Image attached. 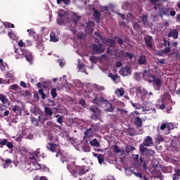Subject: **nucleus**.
<instances>
[{"label": "nucleus", "instance_id": "nucleus-1", "mask_svg": "<svg viewBox=\"0 0 180 180\" xmlns=\"http://www.w3.org/2000/svg\"><path fill=\"white\" fill-rule=\"evenodd\" d=\"M79 20V16L77 15L75 12H69L68 17H67V14H65L64 11H60L58 12V18H57V22L58 25H66V26L70 27V30L74 32V33H75V32H78L79 30V39H84L86 33H89L91 34V33L94 32V22H87L86 24V27H85V25L80 24L79 27V25L78 26Z\"/></svg>", "mask_w": 180, "mask_h": 180}, {"label": "nucleus", "instance_id": "nucleus-2", "mask_svg": "<svg viewBox=\"0 0 180 180\" xmlns=\"http://www.w3.org/2000/svg\"><path fill=\"white\" fill-rule=\"evenodd\" d=\"M56 157H60L62 164H65V162L67 164L68 170L73 176H75L77 172L79 173V175H84L89 171V167L75 165V159L70 158L65 152H59L56 153Z\"/></svg>", "mask_w": 180, "mask_h": 180}, {"label": "nucleus", "instance_id": "nucleus-3", "mask_svg": "<svg viewBox=\"0 0 180 180\" xmlns=\"http://www.w3.org/2000/svg\"><path fill=\"white\" fill-rule=\"evenodd\" d=\"M84 95L94 105L103 107L106 106L107 108L105 109L106 112H113V110H115V106L110 104L108 100H105L101 94H95L94 91H84Z\"/></svg>", "mask_w": 180, "mask_h": 180}, {"label": "nucleus", "instance_id": "nucleus-4", "mask_svg": "<svg viewBox=\"0 0 180 180\" xmlns=\"http://www.w3.org/2000/svg\"><path fill=\"white\" fill-rule=\"evenodd\" d=\"M43 158V153L40 151V149H37L34 153H28L27 155V171H37L41 168V165L39 163L40 158Z\"/></svg>", "mask_w": 180, "mask_h": 180}, {"label": "nucleus", "instance_id": "nucleus-5", "mask_svg": "<svg viewBox=\"0 0 180 180\" xmlns=\"http://www.w3.org/2000/svg\"><path fill=\"white\" fill-rule=\"evenodd\" d=\"M156 108H158V109H161L162 110L166 109L167 112H169L171 110L170 105H168L167 100L164 98V96H162V98L158 100L156 103Z\"/></svg>", "mask_w": 180, "mask_h": 180}, {"label": "nucleus", "instance_id": "nucleus-6", "mask_svg": "<svg viewBox=\"0 0 180 180\" xmlns=\"http://www.w3.org/2000/svg\"><path fill=\"white\" fill-rule=\"evenodd\" d=\"M22 56H24V57H25L27 61H28V63H30V64H32L33 63V55L32 54V52H30L28 50L26 49H22L21 51V53H20L19 56H18V54L15 55V58L16 60H19V58H20L22 57Z\"/></svg>", "mask_w": 180, "mask_h": 180}, {"label": "nucleus", "instance_id": "nucleus-7", "mask_svg": "<svg viewBox=\"0 0 180 180\" xmlns=\"http://www.w3.org/2000/svg\"><path fill=\"white\" fill-rule=\"evenodd\" d=\"M90 110L93 113L91 115V119H93V120H98L101 119V110H99V108H98V106L91 105L90 107Z\"/></svg>", "mask_w": 180, "mask_h": 180}, {"label": "nucleus", "instance_id": "nucleus-8", "mask_svg": "<svg viewBox=\"0 0 180 180\" xmlns=\"http://www.w3.org/2000/svg\"><path fill=\"white\" fill-rule=\"evenodd\" d=\"M150 82H153V86L155 91H160V89H161V86H162V81L161 80V77L155 76L153 77Z\"/></svg>", "mask_w": 180, "mask_h": 180}, {"label": "nucleus", "instance_id": "nucleus-9", "mask_svg": "<svg viewBox=\"0 0 180 180\" xmlns=\"http://www.w3.org/2000/svg\"><path fill=\"white\" fill-rule=\"evenodd\" d=\"M139 151L141 155H154L155 153L154 150L147 148L144 145L139 146Z\"/></svg>", "mask_w": 180, "mask_h": 180}, {"label": "nucleus", "instance_id": "nucleus-10", "mask_svg": "<svg viewBox=\"0 0 180 180\" xmlns=\"http://www.w3.org/2000/svg\"><path fill=\"white\" fill-rule=\"evenodd\" d=\"M125 172L127 175H131V172H132V174H134L135 176H136L137 178H140V179H142V180H150L148 176H143V174H141V173L139 172H131V170H130L129 169H125Z\"/></svg>", "mask_w": 180, "mask_h": 180}, {"label": "nucleus", "instance_id": "nucleus-11", "mask_svg": "<svg viewBox=\"0 0 180 180\" xmlns=\"http://www.w3.org/2000/svg\"><path fill=\"white\" fill-rule=\"evenodd\" d=\"M153 138L148 136L143 139V142L141 144V146H145V147H151L153 146Z\"/></svg>", "mask_w": 180, "mask_h": 180}, {"label": "nucleus", "instance_id": "nucleus-12", "mask_svg": "<svg viewBox=\"0 0 180 180\" xmlns=\"http://www.w3.org/2000/svg\"><path fill=\"white\" fill-rule=\"evenodd\" d=\"M143 77L146 81H148L149 82H151L153 77H155V75H153L151 72H150L149 70H144L143 72Z\"/></svg>", "mask_w": 180, "mask_h": 180}, {"label": "nucleus", "instance_id": "nucleus-13", "mask_svg": "<svg viewBox=\"0 0 180 180\" xmlns=\"http://www.w3.org/2000/svg\"><path fill=\"white\" fill-rule=\"evenodd\" d=\"M136 94L140 96V95H149V96H153V92H148L146 89H142L141 87L136 88Z\"/></svg>", "mask_w": 180, "mask_h": 180}, {"label": "nucleus", "instance_id": "nucleus-14", "mask_svg": "<svg viewBox=\"0 0 180 180\" xmlns=\"http://www.w3.org/2000/svg\"><path fill=\"white\" fill-rule=\"evenodd\" d=\"M147 49H153V37L148 35L144 38Z\"/></svg>", "mask_w": 180, "mask_h": 180}, {"label": "nucleus", "instance_id": "nucleus-15", "mask_svg": "<svg viewBox=\"0 0 180 180\" xmlns=\"http://www.w3.org/2000/svg\"><path fill=\"white\" fill-rule=\"evenodd\" d=\"M114 152L120 155V158H124L126 157V154H124V150L119 148L117 146H114Z\"/></svg>", "mask_w": 180, "mask_h": 180}, {"label": "nucleus", "instance_id": "nucleus-16", "mask_svg": "<svg viewBox=\"0 0 180 180\" xmlns=\"http://www.w3.org/2000/svg\"><path fill=\"white\" fill-rule=\"evenodd\" d=\"M96 133L91 128H89L84 133L83 139L84 140H88L89 137H94Z\"/></svg>", "mask_w": 180, "mask_h": 180}, {"label": "nucleus", "instance_id": "nucleus-17", "mask_svg": "<svg viewBox=\"0 0 180 180\" xmlns=\"http://www.w3.org/2000/svg\"><path fill=\"white\" fill-rule=\"evenodd\" d=\"M102 42L106 46H109L110 47H113L116 44V40L113 39H106L104 38L102 39Z\"/></svg>", "mask_w": 180, "mask_h": 180}, {"label": "nucleus", "instance_id": "nucleus-18", "mask_svg": "<svg viewBox=\"0 0 180 180\" xmlns=\"http://www.w3.org/2000/svg\"><path fill=\"white\" fill-rule=\"evenodd\" d=\"M92 49L94 50V51H95L98 54L101 53H103V51H105V48L102 44H98V45L94 44L92 47Z\"/></svg>", "mask_w": 180, "mask_h": 180}, {"label": "nucleus", "instance_id": "nucleus-19", "mask_svg": "<svg viewBox=\"0 0 180 180\" xmlns=\"http://www.w3.org/2000/svg\"><path fill=\"white\" fill-rule=\"evenodd\" d=\"M138 63L141 65H147L148 64V60H147V56L144 55H140L138 58Z\"/></svg>", "mask_w": 180, "mask_h": 180}, {"label": "nucleus", "instance_id": "nucleus-20", "mask_svg": "<svg viewBox=\"0 0 180 180\" xmlns=\"http://www.w3.org/2000/svg\"><path fill=\"white\" fill-rule=\"evenodd\" d=\"M127 22H131V23H134V27H138L139 24L136 22V18L133 17V15L131 13H129L126 17Z\"/></svg>", "mask_w": 180, "mask_h": 180}, {"label": "nucleus", "instance_id": "nucleus-21", "mask_svg": "<svg viewBox=\"0 0 180 180\" xmlns=\"http://www.w3.org/2000/svg\"><path fill=\"white\" fill-rule=\"evenodd\" d=\"M77 69H78V72H85V74L88 75V73H86V66H85L83 63H81V60L80 59H77Z\"/></svg>", "mask_w": 180, "mask_h": 180}, {"label": "nucleus", "instance_id": "nucleus-22", "mask_svg": "<svg viewBox=\"0 0 180 180\" xmlns=\"http://www.w3.org/2000/svg\"><path fill=\"white\" fill-rule=\"evenodd\" d=\"M51 85V82L50 80H46L43 82H38L37 84V88H49Z\"/></svg>", "mask_w": 180, "mask_h": 180}, {"label": "nucleus", "instance_id": "nucleus-23", "mask_svg": "<svg viewBox=\"0 0 180 180\" xmlns=\"http://www.w3.org/2000/svg\"><path fill=\"white\" fill-rule=\"evenodd\" d=\"M94 157H96L98 161V163L102 165V164H105V156L102 154H96L93 152Z\"/></svg>", "mask_w": 180, "mask_h": 180}, {"label": "nucleus", "instance_id": "nucleus-24", "mask_svg": "<svg viewBox=\"0 0 180 180\" xmlns=\"http://www.w3.org/2000/svg\"><path fill=\"white\" fill-rule=\"evenodd\" d=\"M130 68H129L128 66L125 67V68H122L120 70V75H122V77H126L127 75H130Z\"/></svg>", "mask_w": 180, "mask_h": 180}, {"label": "nucleus", "instance_id": "nucleus-25", "mask_svg": "<svg viewBox=\"0 0 180 180\" xmlns=\"http://www.w3.org/2000/svg\"><path fill=\"white\" fill-rule=\"evenodd\" d=\"M159 14H160V16H161V18H162V16H165V15L169 16V9L165 7H162L160 8V11Z\"/></svg>", "mask_w": 180, "mask_h": 180}, {"label": "nucleus", "instance_id": "nucleus-26", "mask_svg": "<svg viewBox=\"0 0 180 180\" xmlns=\"http://www.w3.org/2000/svg\"><path fill=\"white\" fill-rule=\"evenodd\" d=\"M167 131L165 132V134H169V131H171V130H174V129H175V127H176V126H178L177 123H167Z\"/></svg>", "mask_w": 180, "mask_h": 180}, {"label": "nucleus", "instance_id": "nucleus-27", "mask_svg": "<svg viewBox=\"0 0 180 180\" xmlns=\"http://www.w3.org/2000/svg\"><path fill=\"white\" fill-rule=\"evenodd\" d=\"M47 150H50L52 153H54V151H57V149L58 148V146L56 144H54L53 143H49L46 146Z\"/></svg>", "mask_w": 180, "mask_h": 180}, {"label": "nucleus", "instance_id": "nucleus-28", "mask_svg": "<svg viewBox=\"0 0 180 180\" xmlns=\"http://www.w3.org/2000/svg\"><path fill=\"white\" fill-rule=\"evenodd\" d=\"M167 36L168 37H173V39H178V30L173 29L170 30Z\"/></svg>", "mask_w": 180, "mask_h": 180}, {"label": "nucleus", "instance_id": "nucleus-29", "mask_svg": "<svg viewBox=\"0 0 180 180\" xmlns=\"http://www.w3.org/2000/svg\"><path fill=\"white\" fill-rule=\"evenodd\" d=\"M82 150L84 153H89L91 151V146L88 143V140H85L84 143L82 145Z\"/></svg>", "mask_w": 180, "mask_h": 180}, {"label": "nucleus", "instance_id": "nucleus-30", "mask_svg": "<svg viewBox=\"0 0 180 180\" xmlns=\"http://www.w3.org/2000/svg\"><path fill=\"white\" fill-rule=\"evenodd\" d=\"M171 51V47H167L163 50H160L158 51L157 52L158 56H161L162 57H163L164 54H165L166 53H169Z\"/></svg>", "mask_w": 180, "mask_h": 180}, {"label": "nucleus", "instance_id": "nucleus-31", "mask_svg": "<svg viewBox=\"0 0 180 180\" xmlns=\"http://www.w3.org/2000/svg\"><path fill=\"white\" fill-rule=\"evenodd\" d=\"M90 146H92V147H96V148H99V147H101V143L98 139H94L90 141Z\"/></svg>", "mask_w": 180, "mask_h": 180}, {"label": "nucleus", "instance_id": "nucleus-32", "mask_svg": "<svg viewBox=\"0 0 180 180\" xmlns=\"http://www.w3.org/2000/svg\"><path fill=\"white\" fill-rule=\"evenodd\" d=\"M115 94L117 98H120V96H123V95H124V89L123 88L117 89Z\"/></svg>", "mask_w": 180, "mask_h": 180}, {"label": "nucleus", "instance_id": "nucleus-33", "mask_svg": "<svg viewBox=\"0 0 180 180\" xmlns=\"http://www.w3.org/2000/svg\"><path fill=\"white\" fill-rule=\"evenodd\" d=\"M47 120H49V117L46 115L41 114L38 116V121L40 123H44V122H47Z\"/></svg>", "mask_w": 180, "mask_h": 180}, {"label": "nucleus", "instance_id": "nucleus-34", "mask_svg": "<svg viewBox=\"0 0 180 180\" xmlns=\"http://www.w3.org/2000/svg\"><path fill=\"white\" fill-rule=\"evenodd\" d=\"M134 124L136 125V127H141L143 126V120L140 117L135 118Z\"/></svg>", "mask_w": 180, "mask_h": 180}, {"label": "nucleus", "instance_id": "nucleus-35", "mask_svg": "<svg viewBox=\"0 0 180 180\" xmlns=\"http://www.w3.org/2000/svg\"><path fill=\"white\" fill-rule=\"evenodd\" d=\"M0 101L3 105H7V103H9V100H8L6 96L4 94H0Z\"/></svg>", "mask_w": 180, "mask_h": 180}, {"label": "nucleus", "instance_id": "nucleus-36", "mask_svg": "<svg viewBox=\"0 0 180 180\" xmlns=\"http://www.w3.org/2000/svg\"><path fill=\"white\" fill-rule=\"evenodd\" d=\"M169 44H170L169 41H167L165 38H164L163 43L160 42L159 44V47H160V49L162 47H166L167 49V47H169Z\"/></svg>", "mask_w": 180, "mask_h": 180}, {"label": "nucleus", "instance_id": "nucleus-37", "mask_svg": "<svg viewBox=\"0 0 180 180\" xmlns=\"http://www.w3.org/2000/svg\"><path fill=\"white\" fill-rule=\"evenodd\" d=\"M6 78H8V81L11 82V81H13L15 79V74L13 71L8 72L6 74Z\"/></svg>", "mask_w": 180, "mask_h": 180}, {"label": "nucleus", "instance_id": "nucleus-38", "mask_svg": "<svg viewBox=\"0 0 180 180\" xmlns=\"http://www.w3.org/2000/svg\"><path fill=\"white\" fill-rule=\"evenodd\" d=\"M44 112H45V115L46 116H53V110H51V108L47 107V106H44Z\"/></svg>", "mask_w": 180, "mask_h": 180}, {"label": "nucleus", "instance_id": "nucleus-39", "mask_svg": "<svg viewBox=\"0 0 180 180\" xmlns=\"http://www.w3.org/2000/svg\"><path fill=\"white\" fill-rule=\"evenodd\" d=\"M50 37V41H53V43H57V41H58V37L56 36V33L51 32Z\"/></svg>", "mask_w": 180, "mask_h": 180}, {"label": "nucleus", "instance_id": "nucleus-40", "mask_svg": "<svg viewBox=\"0 0 180 180\" xmlns=\"http://www.w3.org/2000/svg\"><path fill=\"white\" fill-rule=\"evenodd\" d=\"M73 83L77 88H79L80 89L84 88V84L81 82L80 80L75 79L74 80Z\"/></svg>", "mask_w": 180, "mask_h": 180}, {"label": "nucleus", "instance_id": "nucleus-41", "mask_svg": "<svg viewBox=\"0 0 180 180\" xmlns=\"http://www.w3.org/2000/svg\"><path fill=\"white\" fill-rule=\"evenodd\" d=\"M125 58H129V60L131 61H133V60H136V56H134V54L131 53H129V52H127L125 53Z\"/></svg>", "mask_w": 180, "mask_h": 180}, {"label": "nucleus", "instance_id": "nucleus-42", "mask_svg": "<svg viewBox=\"0 0 180 180\" xmlns=\"http://www.w3.org/2000/svg\"><path fill=\"white\" fill-rule=\"evenodd\" d=\"M94 16L96 18V23H99L100 19H101V15L99 14V12L96 10L94 11Z\"/></svg>", "mask_w": 180, "mask_h": 180}, {"label": "nucleus", "instance_id": "nucleus-43", "mask_svg": "<svg viewBox=\"0 0 180 180\" xmlns=\"http://www.w3.org/2000/svg\"><path fill=\"white\" fill-rule=\"evenodd\" d=\"M172 56H173V57H176V58H179V60H180L179 53H178V49L176 48L173 49V52L172 53Z\"/></svg>", "mask_w": 180, "mask_h": 180}, {"label": "nucleus", "instance_id": "nucleus-44", "mask_svg": "<svg viewBox=\"0 0 180 180\" xmlns=\"http://www.w3.org/2000/svg\"><path fill=\"white\" fill-rule=\"evenodd\" d=\"M148 18V16H147L146 15H143L141 18V20H142L143 25H145V26H148V25H150L148 22V20H147Z\"/></svg>", "mask_w": 180, "mask_h": 180}, {"label": "nucleus", "instance_id": "nucleus-45", "mask_svg": "<svg viewBox=\"0 0 180 180\" xmlns=\"http://www.w3.org/2000/svg\"><path fill=\"white\" fill-rule=\"evenodd\" d=\"M117 111L120 112L121 116H127V110L123 108H117Z\"/></svg>", "mask_w": 180, "mask_h": 180}, {"label": "nucleus", "instance_id": "nucleus-46", "mask_svg": "<svg viewBox=\"0 0 180 180\" xmlns=\"http://www.w3.org/2000/svg\"><path fill=\"white\" fill-rule=\"evenodd\" d=\"M141 112H146V113H151L152 112H155V108L153 109H147L146 107H141Z\"/></svg>", "mask_w": 180, "mask_h": 180}, {"label": "nucleus", "instance_id": "nucleus-47", "mask_svg": "<svg viewBox=\"0 0 180 180\" xmlns=\"http://www.w3.org/2000/svg\"><path fill=\"white\" fill-rule=\"evenodd\" d=\"M51 95L52 98L54 99L55 98L57 97V89L56 88H52L51 89Z\"/></svg>", "mask_w": 180, "mask_h": 180}, {"label": "nucleus", "instance_id": "nucleus-48", "mask_svg": "<svg viewBox=\"0 0 180 180\" xmlns=\"http://www.w3.org/2000/svg\"><path fill=\"white\" fill-rule=\"evenodd\" d=\"M13 112H15V113H20L22 112V109L19 107V105H15L12 108Z\"/></svg>", "mask_w": 180, "mask_h": 180}, {"label": "nucleus", "instance_id": "nucleus-49", "mask_svg": "<svg viewBox=\"0 0 180 180\" xmlns=\"http://www.w3.org/2000/svg\"><path fill=\"white\" fill-rule=\"evenodd\" d=\"M131 105L133 106V108H134L135 109H136L138 110L141 109V108H142L141 105H140L139 103H134L132 101H131Z\"/></svg>", "mask_w": 180, "mask_h": 180}, {"label": "nucleus", "instance_id": "nucleus-50", "mask_svg": "<svg viewBox=\"0 0 180 180\" xmlns=\"http://www.w3.org/2000/svg\"><path fill=\"white\" fill-rule=\"evenodd\" d=\"M129 2H124L122 3V8L124 10V11H129Z\"/></svg>", "mask_w": 180, "mask_h": 180}, {"label": "nucleus", "instance_id": "nucleus-51", "mask_svg": "<svg viewBox=\"0 0 180 180\" xmlns=\"http://www.w3.org/2000/svg\"><path fill=\"white\" fill-rule=\"evenodd\" d=\"M90 129L94 131V133H96V131H98V130H99V126H98V124H92L90 127Z\"/></svg>", "mask_w": 180, "mask_h": 180}, {"label": "nucleus", "instance_id": "nucleus-52", "mask_svg": "<svg viewBox=\"0 0 180 180\" xmlns=\"http://www.w3.org/2000/svg\"><path fill=\"white\" fill-rule=\"evenodd\" d=\"M62 2L64 3L65 5H67V6L70 5V0H57L58 5H60V4H61Z\"/></svg>", "mask_w": 180, "mask_h": 180}, {"label": "nucleus", "instance_id": "nucleus-53", "mask_svg": "<svg viewBox=\"0 0 180 180\" xmlns=\"http://www.w3.org/2000/svg\"><path fill=\"white\" fill-rule=\"evenodd\" d=\"M6 144H8L7 139H0V148H2L4 146H6Z\"/></svg>", "mask_w": 180, "mask_h": 180}, {"label": "nucleus", "instance_id": "nucleus-54", "mask_svg": "<svg viewBox=\"0 0 180 180\" xmlns=\"http://www.w3.org/2000/svg\"><path fill=\"white\" fill-rule=\"evenodd\" d=\"M108 77L111 78V79L114 82H116L117 81V75H112V73L108 74Z\"/></svg>", "mask_w": 180, "mask_h": 180}, {"label": "nucleus", "instance_id": "nucleus-55", "mask_svg": "<svg viewBox=\"0 0 180 180\" xmlns=\"http://www.w3.org/2000/svg\"><path fill=\"white\" fill-rule=\"evenodd\" d=\"M11 162H12L11 159H6L4 166V168H9V167H11Z\"/></svg>", "mask_w": 180, "mask_h": 180}, {"label": "nucleus", "instance_id": "nucleus-56", "mask_svg": "<svg viewBox=\"0 0 180 180\" xmlns=\"http://www.w3.org/2000/svg\"><path fill=\"white\" fill-rule=\"evenodd\" d=\"M162 141H164V136L162 135H158L156 137V142L160 144V143H162Z\"/></svg>", "mask_w": 180, "mask_h": 180}, {"label": "nucleus", "instance_id": "nucleus-57", "mask_svg": "<svg viewBox=\"0 0 180 180\" xmlns=\"http://www.w3.org/2000/svg\"><path fill=\"white\" fill-rule=\"evenodd\" d=\"M134 150H136V148H134V146H127V148H126V151H127V154H129V153H130Z\"/></svg>", "mask_w": 180, "mask_h": 180}, {"label": "nucleus", "instance_id": "nucleus-58", "mask_svg": "<svg viewBox=\"0 0 180 180\" xmlns=\"http://www.w3.org/2000/svg\"><path fill=\"white\" fill-rule=\"evenodd\" d=\"M63 86L68 89H71L72 88V84L68 83L67 81H65V84H63Z\"/></svg>", "mask_w": 180, "mask_h": 180}, {"label": "nucleus", "instance_id": "nucleus-59", "mask_svg": "<svg viewBox=\"0 0 180 180\" xmlns=\"http://www.w3.org/2000/svg\"><path fill=\"white\" fill-rule=\"evenodd\" d=\"M31 122L35 126H38L39 125V121H37V119H36V117H31Z\"/></svg>", "mask_w": 180, "mask_h": 180}, {"label": "nucleus", "instance_id": "nucleus-60", "mask_svg": "<svg viewBox=\"0 0 180 180\" xmlns=\"http://www.w3.org/2000/svg\"><path fill=\"white\" fill-rule=\"evenodd\" d=\"M113 9H115V4H108L106 6V11H113Z\"/></svg>", "mask_w": 180, "mask_h": 180}, {"label": "nucleus", "instance_id": "nucleus-61", "mask_svg": "<svg viewBox=\"0 0 180 180\" xmlns=\"http://www.w3.org/2000/svg\"><path fill=\"white\" fill-rule=\"evenodd\" d=\"M128 131L130 136H136V131L133 128H129Z\"/></svg>", "mask_w": 180, "mask_h": 180}, {"label": "nucleus", "instance_id": "nucleus-62", "mask_svg": "<svg viewBox=\"0 0 180 180\" xmlns=\"http://www.w3.org/2000/svg\"><path fill=\"white\" fill-rule=\"evenodd\" d=\"M11 87L12 88V89L13 91H19V89H20V87L18 84H13V85L11 86Z\"/></svg>", "mask_w": 180, "mask_h": 180}, {"label": "nucleus", "instance_id": "nucleus-63", "mask_svg": "<svg viewBox=\"0 0 180 180\" xmlns=\"http://www.w3.org/2000/svg\"><path fill=\"white\" fill-rule=\"evenodd\" d=\"M4 25L5 27H8V28L9 27H12V28L15 27V25H13V24L11 23V22H4Z\"/></svg>", "mask_w": 180, "mask_h": 180}, {"label": "nucleus", "instance_id": "nucleus-64", "mask_svg": "<svg viewBox=\"0 0 180 180\" xmlns=\"http://www.w3.org/2000/svg\"><path fill=\"white\" fill-rule=\"evenodd\" d=\"M79 103L83 107L85 108L86 103H85V100L84 98H82L79 101Z\"/></svg>", "mask_w": 180, "mask_h": 180}]
</instances>
